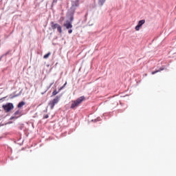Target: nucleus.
Masks as SVG:
<instances>
[{"label":"nucleus","instance_id":"nucleus-1","mask_svg":"<svg viewBox=\"0 0 176 176\" xmlns=\"http://www.w3.org/2000/svg\"><path fill=\"white\" fill-rule=\"evenodd\" d=\"M85 96H80V98H77L76 100H72L70 108L72 109H75L76 108H78V107L80 106V104H82V102L85 101Z\"/></svg>","mask_w":176,"mask_h":176},{"label":"nucleus","instance_id":"nucleus-2","mask_svg":"<svg viewBox=\"0 0 176 176\" xmlns=\"http://www.w3.org/2000/svg\"><path fill=\"white\" fill-rule=\"evenodd\" d=\"M60 97L57 96L52 100L50 101L49 106L50 107L51 109H53L54 108V105H56V104H58V101H60Z\"/></svg>","mask_w":176,"mask_h":176},{"label":"nucleus","instance_id":"nucleus-3","mask_svg":"<svg viewBox=\"0 0 176 176\" xmlns=\"http://www.w3.org/2000/svg\"><path fill=\"white\" fill-rule=\"evenodd\" d=\"M51 28H52L53 30L57 29V31L58 32H59V34H63V28H61V25H60L58 23L51 22Z\"/></svg>","mask_w":176,"mask_h":176},{"label":"nucleus","instance_id":"nucleus-4","mask_svg":"<svg viewBox=\"0 0 176 176\" xmlns=\"http://www.w3.org/2000/svg\"><path fill=\"white\" fill-rule=\"evenodd\" d=\"M2 108L6 111V112H10V111H12V109L14 108V106H13L12 103H7L6 104H3Z\"/></svg>","mask_w":176,"mask_h":176},{"label":"nucleus","instance_id":"nucleus-5","mask_svg":"<svg viewBox=\"0 0 176 176\" xmlns=\"http://www.w3.org/2000/svg\"><path fill=\"white\" fill-rule=\"evenodd\" d=\"M145 24V19H142L138 21V25L135 26V31H140L141 27Z\"/></svg>","mask_w":176,"mask_h":176},{"label":"nucleus","instance_id":"nucleus-6","mask_svg":"<svg viewBox=\"0 0 176 176\" xmlns=\"http://www.w3.org/2000/svg\"><path fill=\"white\" fill-rule=\"evenodd\" d=\"M20 116H21V113L18 110L14 113V116L11 117L10 119L11 120L13 119H18V118H20Z\"/></svg>","mask_w":176,"mask_h":176},{"label":"nucleus","instance_id":"nucleus-7","mask_svg":"<svg viewBox=\"0 0 176 176\" xmlns=\"http://www.w3.org/2000/svg\"><path fill=\"white\" fill-rule=\"evenodd\" d=\"M63 27H65L67 30H69V28H72V23L71 22H67L63 24Z\"/></svg>","mask_w":176,"mask_h":176},{"label":"nucleus","instance_id":"nucleus-8","mask_svg":"<svg viewBox=\"0 0 176 176\" xmlns=\"http://www.w3.org/2000/svg\"><path fill=\"white\" fill-rule=\"evenodd\" d=\"M24 105H25V102H20L18 104L17 107H18V108H23V107H24Z\"/></svg>","mask_w":176,"mask_h":176},{"label":"nucleus","instance_id":"nucleus-9","mask_svg":"<svg viewBox=\"0 0 176 176\" xmlns=\"http://www.w3.org/2000/svg\"><path fill=\"white\" fill-rule=\"evenodd\" d=\"M106 0H98V3L100 5V6H102L104 3H105Z\"/></svg>","mask_w":176,"mask_h":176},{"label":"nucleus","instance_id":"nucleus-10","mask_svg":"<svg viewBox=\"0 0 176 176\" xmlns=\"http://www.w3.org/2000/svg\"><path fill=\"white\" fill-rule=\"evenodd\" d=\"M163 69H164V68H160L159 70H156L155 72H152L151 74L152 75H155V74H157V72H160V71H163Z\"/></svg>","mask_w":176,"mask_h":176},{"label":"nucleus","instance_id":"nucleus-11","mask_svg":"<svg viewBox=\"0 0 176 176\" xmlns=\"http://www.w3.org/2000/svg\"><path fill=\"white\" fill-rule=\"evenodd\" d=\"M50 54H52V53L51 52H48L47 54L44 55L43 58H45V60L47 58H49V57L50 56Z\"/></svg>","mask_w":176,"mask_h":176},{"label":"nucleus","instance_id":"nucleus-12","mask_svg":"<svg viewBox=\"0 0 176 176\" xmlns=\"http://www.w3.org/2000/svg\"><path fill=\"white\" fill-rule=\"evenodd\" d=\"M57 94H58V91H57V90H54V91L52 92V97H53V96H57Z\"/></svg>","mask_w":176,"mask_h":176},{"label":"nucleus","instance_id":"nucleus-13","mask_svg":"<svg viewBox=\"0 0 176 176\" xmlns=\"http://www.w3.org/2000/svg\"><path fill=\"white\" fill-rule=\"evenodd\" d=\"M65 85H67V82H65L64 84V85L59 89V91H60V90H63V89H64V87H65Z\"/></svg>","mask_w":176,"mask_h":176},{"label":"nucleus","instance_id":"nucleus-14","mask_svg":"<svg viewBox=\"0 0 176 176\" xmlns=\"http://www.w3.org/2000/svg\"><path fill=\"white\" fill-rule=\"evenodd\" d=\"M49 118V115H45L44 117H43V119H47Z\"/></svg>","mask_w":176,"mask_h":176},{"label":"nucleus","instance_id":"nucleus-15","mask_svg":"<svg viewBox=\"0 0 176 176\" xmlns=\"http://www.w3.org/2000/svg\"><path fill=\"white\" fill-rule=\"evenodd\" d=\"M68 32L69 34H72V30H69Z\"/></svg>","mask_w":176,"mask_h":176}]
</instances>
